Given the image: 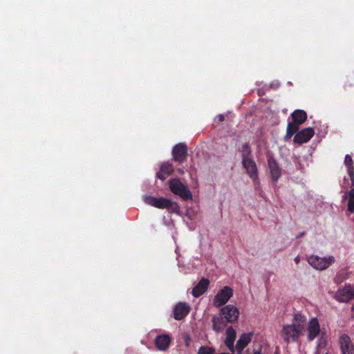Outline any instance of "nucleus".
<instances>
[{"label":"nucleus","instance_id":"obj_1","mask_svg":"<svg viewBox=\"0 0 354 354\" xmlns=\"http://www.w3.org/2000/svg\"><path fill=\"white\" fill-rule=\"evenodd\" d=\"M306 325V319L300 313L295 315L291 324H285L280 332V335L286 343L295 342L303 335Z\"/></svg>","mask_w":354,"mask_h":354},{"label":"nucleus","instance_id":"obj_2","mask_svg":"<svg viewBox=\"0 0 354 354\" xmlns=\"http://www.w3.org/2000/svg\"><path fill=\"white\" fill-rule=\"evenodd\" d=\"M291 118L292 120L288 123L286 133L283 138L285 142L290 140L292 136L299 131V125L306 120L307 114L304 111L297 109L291 113Z\"/></svg>","mask_w":354,"mask_h":354},{"label":"nucleus","instance_id":"obj_3","mask_svg":"<svg viewBox=\"0 0 354 354\" xmlns=\"http://www.w3.org/2000/svg\"><path fill=\"white\" fill-rule=\"evenodd\" d=\"M145 203L159 209L171 208V211L174 213L179 214L180 212L178 204L166 198L149 196L145 197Z\"/></svg>","mask_w":354,"mask_h":354},{"label":"nucleus","instance_id":"obj_4","mask_svg":"<svg viewBox=\"0 0 354 354\" xmlns=\"http://www.w3.org/2000/svg\"><path fill=\"white\" fill-rule=\"evenodd\" d=\"M169 187L173 194L179 196L182 199L185 201L192 199L191 191L178 178H171L169 180Z\"/></svg>","mask_w":354,"mask_h":354},{"label":"nucleus","instance_id":"obj_5","mask_svg":"<svg viewBox=\"0 0 354 354\" xmlns=\"http://www.w3.org/2000/svg\"><path fill=\"white\" fill-rule=\"evenodd\" d=\"M233 296V290L229 286H225L215 295L213 304L215 307H221L225 304Z\"/></svg>","mask_w":354,"mask_h":354},{"label":"nucleus","instance_id":"obj_6","mask_svg":"<svg viewBox=\"0 0 354 354\" xmlns=\"http://www.w3.org/2000/svg\"><path fill=\"white\" fill-rule=\"evenodd\" d=\"M172 158L179 164L183 163L188 156V148L186 144L179 142L174 146L171 151Z\"/></svg>","mask_w":354,"mask_h":354},{"label":"nucleus","instance_id":"obj_7","mask_svg":"<svg viewBox=\"0 0 354 354\" xmlns=\"http://www.w3.org/2000/svg\"><path fill=\"white\" fill-rule=\"evenodd\" d=\"M242 165L246 173L255 183V185H259L258 169L256 162L252 158L242 160Z\"/></svg>","mask_w":354,"mask_h":354},{"label":"nucleus","instance_id":"obj_8","mask_svg":"<svg viewBox=\"0 0 354 354\" xmlns=\"http://www.w3.org/2000/svg\"><path fill=\"white\" fill-rule=\"evenodd\" d=\"M267 158L271 180L276 185L281 176V169L276 159L272 155L267 154Z\"/></svg>","mask_w":354,"mask_h":354},{"label":"nucleus","instance_id":"obj_9","mask_svg":"<svg viewBox=\"0 0 354 354\" xmlns=\"http://www.w3.org/2000/svg\"><path fill=\"white\" fill-rule=\"evenodd\" d=\"M335 261L333 256L328 257H319L318 256H311V266L318 270L326 269Z\"/></svg>","mask_w":354,"mask_h":354},{"label":"nucleus","instance_id":"obj_10","mask_svg":"<svg viewBox=\"0 0 354 354\" xmlns=\"http://www.w3.org/2000/svg\"><path fill=\"white\" fill-rule=\"evenodd\" d=\"M220 315H221L226 322H233L238 319L239 311L235 306L229 304L221 308Z\"/></svg>","mask_w":354,"mask_h":354},{"label":"nucleus","instance_id":"obj_11","mask_svg":"<svg viewBox=\"0 0 354 354\" xmlns=\"http://www.w3.org/2000/svg\"><path fill=\"white\" fill-rule=\"evenodd\" d=\"M335 298L339 302H348L354 298V288L350 285L339 288L335 295Z\"/></svg>","mask_w":354,"mask_h":354},{"label":"nucleus","instance_id":"obj_12","mask_svg":"<svg viewBox=\"0 0 354 354\" xmlns=\"http://www.w3.org/2000/svg\"><path fill=\"white\" fill-rule=\"evenodd\" d=\"M339 344L342 354H354V345L348 335L343 334L339 337Z\"/></svg>","mask_w":354,"mask_h":354},{"label":"nucleus","instance_id":"obj_13","mask_svg":"<svg viewBox=\"0 0 354 354\" xmlns=\"http://www.w3.org/2000/svg\"><path fill=\"white\" fill-rule=\"evenodd\" d=\"M189 310L190 307L187 303L179 302L174 308V318L176 320H181L188 315Z\"/></svg>","mask_w":354,"mask_h":354},{"label":"nucleus","instance_id":"obj_14","mask_svg":"<svg viewBox=\"0 0 354 354\" xmlns=\"http://www.w3.org/2000/svg\"><path fill=\"white\" fill-rule=\"evenodd\" d=\"M171 337L168 334L158 335L154 339V344L158 351H165L171 344Z\"/></svg>","mask_w":354,"mask_h":354},{"label":"nucleus","instance_id":"obj_15","mask_svg":"<svg viewBox=\"0 0 354 354\" xmlns=\"http://www.w3.org/2000/svg\"><path fill=\"white\" fill-rule=\"evenodd\" d=\"M209 285V280L207 278H202L192 289V295L198 298L207 291Z\"/></svg>","mask_w":354,"mask_h":354},{"label":"nucleus","instance_id":"obj_16","mask_svg":"<svg viewBox=\"0 0 354 354\" xmlns=\"http://www.w3.org/2000/svg\"><path fill=\"white\" fill-rule=\"evenodd\" d=\"M236 337V333L235 330L230 326L226 330V337L225 339V344L227 348L232 352H235L234 341Z\"/></svg>","mask_w":354,"mask_h":354},{"label":"nucleus","instance_id":"obj_17","mask_svg":"<svg viewBox=\"0 0 354 354\" xmlns=\"http://www.w3.org/2000/svg\"><path fill=\"white\" fill-rule=\"evenodd\" d=\"M174 171L173 165L169 162H163L160 168V171L156 174V177L161 180H165L167 177L170 176Z\"/></svg>","mask_w":354,"mask_h":354},{"label":"nucleus","instance_id":"obj_18","mask_svg":"<svg viewBox=\"0 0 354 354\" xmlns=\"http://www.w3.org/2000/svg\"><path fill=\"white\" fill-rule=\"evenodd\" d=\"M293 138L295 144L301 145L310 140V127L305 128L296 132Z\"/></svg>","mask_w":354,"mask_h":354},{"label":"nucleus","instance_id":"obj_19","mask_svg":"<svg viewBox=\"0 0 354 354\" xmlns=\"http://www.w3.org/2000/svg\"><path fill=\"white\" fill-rule=\"evenodd\" d=\"M212 322L213 330L216 333H220L225 328L227 322L221 315L220 317L214 315Z\"/></svg>","mask_w":354,"mask_h":354},{"label":"nucleus","instance_id":"obj_20","mask_svg":"<svg viewBox=\"0 0 354 354\" xmlns=\"http://www.w3.org/2000/svg\"><path fill=\"white\" fill-rule=\"evenodd\" d=\"M250 340V334L243 333L236 342V346H234L235 351L236 350L238 353H241L242 351L245 348Z\"/></svg>","mask_w":354,"mask_h":354},{"label":"nucleus","instance_id":"obj_21","mask_svg":"<svg viewBox=\"0 0 354 354\" xmlns=\"http://www.w3.org/2000/svg\"><path fill=\"white\" fill-rule=\"evenodd\" d=\"M320 333V327L316 317L311 318V340Z\"/></svg>","mask_w":354,"mask_h":354},{"label":"nucleus","instance_id":"obj_22","mask_svg":"<svg viewBox=\"0 0 354 354\" xmlns=\"http://www.w3.org/2000/svg\"><path fill=\"white\" fill-rule=\"evenodd\" d=\"M252 151L248 143L245 142L242 145L241 156L242 160L250 159L252 158Z\"/></svg>","mask_w":354,"mask_h":354},{"label":"nucleus","instance_id":"obj_23","mask_svg":"<svg viewBox=\"0 0 354 354\" xmlns=\"http://www.w3.org/2000/svg\"><path fill=\"white\" fill-rule=\"evenodd\" d=\"M348 196H349L348 204V209L351 212H354V189H352L348 192Z\"/></svg>","mask_w":354,"mask_h":354},{"label":"nucleus","instance_id":"obj_24","mask_svg":"<svg viewBox=\"0 0 354 354\" xmlns=\"http://www.w3.org/2000/svg\"><path fill=\"white\" fill-rule=\"evenodd\" d=\"M198 354H215V349L212 347L201 346L198 348Z\"/></svg>","mask_w":354,"mask_h":354},{"label":"nucleus","instance_id":"obj_25","mask_svg":"<svg viewBox=\"0 0 354 354\" xmlns=\"http://www.w3.org/2000/svg\"><path fill=\"white\" fill-rule=\"evenodd\" d=\"M344 163L347 166V167H353V159L350 155H348V154L346 155L345 159H344Z\"/></svg>","mask_w":354,"mask_h":354},{"label":"nucleus","instance_id":"obj_26","mask_svg":"<svg viewBox=\"0 0 354 354\" xmlns=\"http://www.w3.org/2000/svg\"><path fill=\"white\" fill-rule=\"evenodd\" d=\"M184 340H185V346L186 347H189V344H190V341H191V337H190L189 335L185 334L184 335Z\"/></svg>","mask_w":354,"mask_h":354},{"label":"nucleus","instance_id":"obj_27","mask_svg":"<svg viewBox=\"0 0 354 354\" xmlns=\"http://www.w3.org/2000/svg\"><path fill=\"white\" fill-rule=\"evenodd\" d=\"M348 175L350 176L351 180L354 181V169L353 167H348Z\"/></svg>","mask_w":354,"mask_h":354},{"label":"nucleus","instance_id":"obj_28","mask_svg":"<svg viewBox=\"0 0 354 354\" xmlns=\"http://www.w3.org/2000/svg\"><path fill=\"white\" fill-rule=\"evenodd\" d=\"M326 345V340L324 339L323 337H322L319 340V344H318V346L319 348H323Z\"/></svg>","mask_w":354,"mask_h":354},{"label":"nucleus","instance_id":"obj_29","mask_svg":"<svg viewBox=\"0 0 354 354\" xmlns=\"http://www.w3.org/2000/svg\"><path fill=\"white\" fill-rule=\"evenodd\" d=\"M254 189L257 192H258L259 194L262 196V190L260 187V185L258 186L257 185H255V183L254 182Z\"/></svg>","mask_w":354,"mask_h":354},{"label":"nucleus","instance_id":"obj_30","mask_svg":"<svg viewBox=\"0 0 354 354\" xmlns=\"http://www.w3.org/2000/svg\"><path fill=\"white\" fill-rule=\"evenodd\" d=\"M218 122H222L224 120V116L222 114H219L216 116Z\"/></svg>","mask_w":354,"mask_h":354},{"label":"nucleus","instance_id":"obj_31","mask_svg":"<svg viewBox=\"0 0 354 354\" xmlns=\"http://www.w3.org/2000/svg\"><path fill=\"white\" fill-rule=\"evenodd\" d=\"M295 261L297 263H299V257L297 256L295 258Z\"/></svg>","mask_w":354,"mask_h":354},{"label":"nucleus","instance_id":"obj_32","mask_svg":"<svg viewBox=\"0 0 354 354\" xmlns=\"http://www.w3.org/2000/svg\"><path fill=\"white\" fill-rule=\"evenodd\" d=\"M178 172L179 174H184V171H183V169H178Z\"/></svg>","mask_w":354,"mask_h":354},{"label":"nucleus","instance_id":"obj_33","mask_svg":"<svg viewBox=\"0 0 354 354\" xmlns=\"http://www.w3.org/2000/svg\"><path fill=\"white\" fill-rule=\"evenodd\" d=\"M310 131H311V138H312L313 136V135L315 134V131L313 128H311Z\"/></svg>","mask_w":354,"mask_h":354},{"label":"nucleus","instance_id":"obj_34","mask_svg":"<svg viewBox=\"0 0 354 354\" xmlns=\"http://www.w3.org/2000/svg\"><path fill=\"white\" fill-rule=\"evenodd\" d=\"M308 333L307 337L308 339H310V326H308Z\"/></svg>","mask_w":354,"mask_h":354},{"label":"nucleus","instance_id":"obj_35","mask_svg":"<svg viewBox=\"0 0 354 354\" xmlns=\"http://www.w3.org/2000/svg\"><path fill=\"white\" fill-rule=\"evenodd\" d=\"M307 261H308V263H310V257L307 258Z\"/></svg>","mask_w":354,"mask_h":354},{"label":"nucleus","instance_id":"obj_36","mask_svg":"<svg viewBox=\"0 0 354 354\" xmlns=\"http://www.w3.org/2000/svg\"><path fill=\"white\" fill-rule=\"evenodd\" d=\"M351 310L354 311V304L352 306Z\"/></svg>","mask_w":354,"mask_h":354},{"label":"nucleus","instance_id":"obj_37","mask_svg":"<svg viewBox=\"0 0 354 354\" xmlns=\"http://www.w3.org/2000/svg\"><path fill=\"white\" fill-rule=\"evenodd\" d=\"M221 354H228V353H221Z\"/></svg>","mask_w":354,"mask_h":354},{"label":"nucleus","instance_id":"obj_38","mask_svg":"<svg viewBox=\"0 0 354 354\" xmlns=\"http://www.w3.org/2000/svg\"><path fill=\"white\" fill-rule=\"evenodd\" d=\"M324 354H328L327 353H324Z\"/></svg>","mask_w":354,"mask_h":354}]
</instances>
